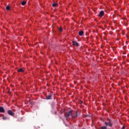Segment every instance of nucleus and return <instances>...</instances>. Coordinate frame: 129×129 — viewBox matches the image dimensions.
<instances>
[{
    "label": "nucleus",
    "mask_w": 129,
    "mask_h": 129,
    "mask_svg": "<svg viewBox=\"0 0 129 129\" xmlns=\"http://www.w3.org/2000/svg\"><path fill=\"white\" fill-rule=\"evenodd\" d=\"M125 126H123L122 127L121 129H125Z\"/></svg>",
    "instance_id": "17"
},
{
    "label": "nucleus",
    "mask_w": 129,
    "mask_h": 129,
    "mask_svg": "<svg viewBox=\"0 0 129 129\" xmlns=\"http://www.w3.org/2000/svg\"><path fill=\"white\" fill-rule=\"evenodd\" d=\"M57 5L58 4L57 3H53V4H52V7L53 8H55V7H57Z\"/></svg>",
    "instance_id": "12"
},
{
    "label": "nucleus",
    "mask_w": 129,
    "mask_h": 129,
    "mask_svg": "<svg viewBox=\"0 0 129 129\" xmlns=\"http://www.w3.org/2000/svg\"><path fill=\"white\" fill-rule=\"evenodd\" d=\"M72 110H70L67 112L66 114H64V116L66 117L67 119H68V118H72Z\"/></svg>",
    "instance_id": "1"
},
{
    "label": "nucleus",
    "mask_w": 129,
    "mask_h": 129,
    "mask_svg": "<svg viewBox=\"0 0 129 129\" xmlns=\"http://www.w3.org/2000/svg\"><path fill=\"white\" fill-rule=\"evenodd\" d=\"M104 15V12H103V11H101L100 12V13L98 16L99 17H103Z\"/></svg>",
    "instance_id": "7"
},
{
    "label": "nucleus",
    "mask_w": 129,
    "mask_h": 129,
    "mask_svg": "<svg viewBox=\"0 0 129 129\" xmlns=\"http://www.w3.org/2000/svg\"><path fill=\"white\" fill-rule=\"evenodd\" d=\"M52 96H53V94H50L48 96H46L45 99L47 100H49L50 99H52Z\"/></svg>",
    "instance_id": "4"
},
{
    "label": "nucleus",
    "mask_w": 129,
    "mask_h": 129,
    "mask_svg": "<svg viewBox=\"0 0 129 129\" xmlns=\"http://www.w3.org/2000/svg\"><path fill=\"white\" fill-rule=\"evenodd\" d=\"M18 72L23 73V72H24V70H23V69H19L18 70Z\"/></svg>",
    "instance_id": "10"
},
{
    "label": "nucleus",
    "mask_w": 129,
    "mask_h": 129,
    "mask_svg": "<svg viewBox=\"0 0 129 129\" xmlns=\"http://www.w3.org/2000/svg\"><path fill=\"white\" fill-rule=\"evenodd\" d=\"M59 32H62V31H63V30L61 28H60L59 29Z\"/></svg>",
    "instance_id": "16"
},
{
    "label": "nucleus",
    "mask_w": 129,
    "mask_h": 129,
    "mask_svg": "<svg viewBox=\"0 0 129 129\" xmlns=\"http://www.w3.org/2000/svg\"><path fill=\"white\" fill-rule=\"evenodd\" d=\"M108 122H105V124L106 125L110 126V127H111L112 126V123H111V121L109 119H108Z\"/></svg>",
    "instance_id": "3"
},
{
    "label": "nucleus",
    "mask_w": 129,
    "mask_h": 129,
    "mask_svg": "<svg viewBox=\"0 0 129 129\" xmlns=\"http://www.w3.org/2000/svg\"><path fill=\"white\" fill-rule=\"evenodd\" d=\"M0 112H2L3 113H5V108H4V107L0 106Z\"/></svg>",
    "instance_id": "8"
},
{
    "label": "nucleus",
    "mask_w": 129,
    "mask_h": 129,
    "mask_svg": "<svg viewBox=\"0 0 129 129\" xmlns=\"http://www.w3.org/2000/svg\"><path fill=\"white\" fill-rule=\"evenodd\" d=\"M3 119H4V120L8 119V117H3Z\"/></svg>",
    "instance_id": "15"
},
{
    "label": "nucleus",
    "mask_w": 129,
    "mask_h": 129,
    "mask_svg": "<svg viewBox=\"0 0 129 129\" xmlns=\"http://www.w3.org/2000/svg\"><path fill=\"white\" fill-rule=\"evenodd\" d=\"M72 43L74 46H77V47H79V44L77 41H73Z\"/></svg>",
    "instance_id": "6"
},
{
    "label": "nucleus",
    "mask_w": 129,
    "mask_h": 129,
    "mask_svg": "<svg viewBox=\"0 0 129 129\" xmlns=\"http://www.w3.org/2000/svg\"><path fill=\"white\" fill-rule=\"evenodd\" d=\"M83 34H84V32H83V31L79 32V36H82L83 35Z\"/></svg>",
    "instance_id": "9"
},
{
    "label": "nucleus",
    "mask_w": 129,
    "mask_h": 129,
    "mask_svg": "<svg viewBox=\"0 0 129 129\" xmlns=\"http://www.w3.org/2000/svg\"><path fill=\"white\" fill-rule=\"evenodd\" d=\"M77 116V111L72 110V118H75Z\"/></svg>",
    "instance_id": "2"
},
{
    "label": "nucleus",
    "mask_w": 129,
    "mask_h": 129,
    "mask_svg": "<svg viewBox=\"0 0 129 129\" xmlns=\"http://www.w3.org/2000/svg\"><path fill=\"white\" fill-rule=\"evenodd\" d=\"M6 10H7V11H10V10H11V7H10V6H8L6 7Z\"/></svg>",
    "instance_id": "13"
},
{
    "label": "nucleus",
    "mask_w": 129,
    "mask_h": 129,
    "mask_svg": "<svg viewBox=\"0 0 129 129\" xmlns=\"http://www.w3.org/2000/svg\"><path fill=\"white\" fill-rule=\"evenodd\" d=\"M27 4V2L26 1H23L21 3L22 6H25Z\"/></svg>",
    "instance_id": "11"
},
{
    "label": "nucleus",
    "mask_w": 129,
    "mask_h": 129,
    "mask_svg": "<svg viewBox=\"0 0 129 129\" xmlns=\"http://www.w3.org/2000/svg\"><path fill=\"white\" fill-rule=\"evenodd\" d=\"M106 126H103L101 127V129H106Z\"/></svg>",
    "instance_id": "14"
},
{
    "label": "nucleus",
    "mask_w": 129,
    "mask_h": 129,
    "mask_svg": "<svg viewBox=\"0 0 129 129\" xmlns=\"http://www.w3.org/2000/svg\"><path fill=\"white\" fill-rule=\"evenodd\" d=\"M8 114H9V115H11V116H14V115H15V113H14V112H13V111H12V110H9L8 111Z\"/></svg>",
    "instance_id": "5"
}]
</instances>
